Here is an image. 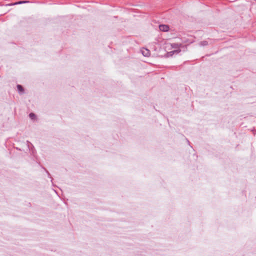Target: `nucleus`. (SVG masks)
Returning <instances> with one entry per match:
<instances>
[{"instance_id":"nucleus-1","label":"nucleus","mask_w":256,"mask_h":256,"mask_svg":"<svg viewBox=\"0 0 256 256\" xmlns=\"http://www.w3.org/2000/svg\"><path fill=\"white\" fill-rule=\"evenodd\" d=\"M141 52L142 55L144 56H149L150 54V51L147 48H142L141 50Z\"/></svg>"},{"instance_id":"nucleus-5","label":"nucleus","mask_w":256,"mask_h":256,"mask_svg":"<svg viewBox=\"0 0 256 256\" xmlns=\"http://www.w3.org/2000/svg\"><path fill=\"white\" fill-rule=\"evenodd\" d=\"M180 52V50H174L172 52H169V54H170V55L172 56V54H178Z\"/></svg>"},{"instance_id":"nucleus-3","label":"nucleus","mask_w":256,"mask_h":256,"mask_svg":"<svg viewBox=\"0 0 256 256\" xmlns=\"http://www.w3.org/2000/svg\"><path fill=\"white\" fill-rule=\"evenodd\" d=\"M18 90L20 92H23L24 91V89L21 85L18 84L17 85Z\"/></svg>"},{"instance_id":"nucleus-7","label":"nucleus","mask_w":256,"mask_h":256,"mask_svg":"<svg viewBox=\"0 0 256 256\" xmlns=\"http://www.w3.org/2000/svg\"><path fill=\"white\" fill-rule=\"evenodd\" d=\"M208 44V42L206 41H202L200 42V45L202 46H205Z\"/></svg>"},{"instance_id":"nucleus-6","label":"nucleus","mask_w":256,"mask_h":256,"mask_svg":"<svg viewBox=\"0 0 256 256\" xmlns=\"http://www.w3.org/2000/svg\"><path fill=\"white\" fill-rule=\"evenodd\" d=\"M29 116L31 119L34 120L36 118V115L34 113H30L29 114Z\"/></svg>"},{"instance_id":"nucleus-4","label":"nucleus","mask_w":256,"mask_h":256,"mask_svg":"<svg viewBox=\"0 0 256 256\" xmlns=\"http://www.w3.org/2000/svg\"><path fill=\"white\" fill-rule=\"evenodd\" d=\"M28 2V1H19L18 2H15L13 4V5H16V4H25Z\"/></svg>"},{"instance_id":"nucleus-2","label":"nucleus","mask_w":256,"mask_h":256,"mask_svg":"<svg viewBox=\"0 0 256 256\" xmlns=\"http://www.w3.org/2000/svg\"><path fill=\"white\" fill-rule=\"evenodd\" d=\"M159 28L162 32H168L169 30V26L168 25L160 24L159 26Z\"/></svg>"},{"instance_id":"nucleus-8","label":"nucleus","mask_w":256,"mask_h":256,"mask_svg":"<svg viewBox=\"0 0 256 256\" xmlns=\"http://www.w3.org/2000/svg\"><path fill=\"white\" fill-rule=\"evenodd\" d=\"M172 48H176L178 46V44H174L172 45Z\"/></svg>"}]
</instances>
